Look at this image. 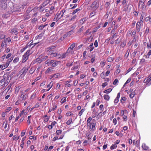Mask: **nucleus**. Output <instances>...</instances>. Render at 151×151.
<instances>
[{"instance_id":"45","label":"nucleus","mask_w":151,"mask_h":151,"mask_svg":"<svg viewBox=\"0 0 151 151\" xmlns=\"http://www.w3.org/2000/svg\"><path fill=\"white\" fill-rule=\"evenodd\" d=\"M19 60V58H15L13 61V62L14 63H16Z\"/></svg>"},{"instance_id":"52","label":"nucleus","mask_w":151,"mask_h":151,"mask_svg":"<svg viewBox=\"0 0 151 151\" xmlns=\"http://www.w3.org/2000/svg\"><path fill=\"white\" fill-rule=\"evenodd\" d=\"M49 118H50L49 117H47L45 118L44 120V122H48Z\"/></svg>"},{"instance_id":"58","label":"nucleus","mask_w":151,"mask_h":151,"mask_svg":"<svg viewBox=\"0 0 151 151\" xmlns=\"http://www.w3.org/2000/svg\"><path fill=\"white\" fill-rule=\"evenodd\" d=\"M104 105L103 104H101L99 106V109L100 110L102 111L103 110Z\"/></svg>"},{"instance_id":"1","label":"nucleus","mask_w":151,"mask_h":151,"mask_svg":"<svg viewBox=\"0 0 151 151\" xmlns=\"http://www.w3.org/2000/svg\"><path fill=\"white\" fill-rule=\"evenodd\" d=\"M91 117H89L87 121V126L88 127L91 131H94L96 130V122L95 119L92 120Z\"/></svg>"},{"instance_id":"23","label":"nucleus","mask_w":151,"mask_h":151,"mask_svg":"<svg viewBox=\"0 0 151 151\" xmlns=\"http://www.w3.org/2000/svg\"><path fill=\"white\" fill-rule=\"evenodd\" d=\"M59 62V61H55L52 64V66L53 67H56L58 65Z\"/></svg>"},{"instance_id":"17","label":"nucleus","mask_w":151,"mask_h":151,"mask_svg":"<svg viewBox=\"0 0 151 151\" xmlns=\"http://www.w3.org/2000/svg\"><path fill=\"white\" fill-rule=\"evenodd\" d=\"M142 147L143 149L145 150L148 149V147L147 146L145 143H143L142 145Z\"/></svg>"},{"instance_id":"63","label":"nucleus","mask_w":151,"mask_h":151,"mask_svg":"<svg viewBox=\"0 0 151 151\" xmlns=\"http://www.w3.org/2000/svg\"><path fill=\"white\" fill-rule=\"evenodd\" d=\"M113 60V59L112 57H109L107 58V60L108 62H111Z\"/></svg>"},{"instance_id":"31","label":"nucleus","mask_w":151,"mask_h":151,"mask_svg":"<svg viewBox=\"0 0 151 151\" xmlns=\"http://www.w3.org/2000/svg\"><path fill=\"white\" fill-rule=\"evenodd\" d=\"M85 109H82L80 111L78 114V115L79 116H81L83 113V112H84V111H85Z\"/></svg>"},{"instance_id":"15","label":"nucleus","mask_w":151,"mask_h":151,"mask_svg":"<svg viewBox=\"0 0 151 151\" xmlns=\"http://www.w3.org/2000/svg\"><path fill=\"white\" fill-rule=\"evenodd\" d=\"M137 52L138 51L137 49L134 50V52H133L131 55V57L132 58H134L135 57L136 55Z\"/></svg>"},{"instance_id":"44","label":"nucleus","mask_w":151,"mask_h":151,"mask_svg":"<svg viewBox=\"0 0 151 151\" xmlns=\"http://www.w3.org/2000/svg\"><path fill=\"white\" fill-rule=\"evenodd\" d=\"M31 117V116H29L28 117V120L27 121V123L29 124L31 122H30V118Z\"/></svg>"},{"instance_id":"48","label":"nucleus","mask_w":151,"mask_h":151,"mask_svg":"<svg viewBox=\"0 0 151 151\" xmlns=\"http://www.w3.org/2000/svg\"><path fill=\"white\" fill-rule=\"evenodd\" d=\"M8 66L7 65H6V64H5L4 65H2V67L1 68V69L2 70H3L5 69V68H6Z\"/></svg>"},{"instance_id":"54","label":"nucleus","mask_w":151,"mask_h":151,"mask_svg":"<svg viewBox=\"0 0 151 151\" xmlns=\"http://www.w3.org/2000/svg\"><path fill=\"white\" fill-rule=\"evenodd\" d=\"M29 139H33V140H35L37 139L36 137H34V136H31L29 137Z\"/></svg>"},{"instance_id":"61","label":"nucleus","mask_w":151,"mask_h":151,"mask_svg":"<svg viewBox=\"0 0 151 151\" xmlns=\"http://www.w3.org/2000/svg\"><path fill=\"white\" fill-rule=\"evenodd\" d=\"M105 65V63L104 61H102L100 63V65L101 67H103Z\"/></svg>"},{"instance_id":"9","label":"nucleus","mask_w":151,"mask_h":151,"mask_svg":"<svg viewBox=\"0 0 151 151\" xmlns=\"http://www.w3.org/2000/svg\"><path fill=\"white\" fill-rule=\"evenodd\" d=\"M27 96L24 93H22L20 97V99L22 101L25 100L26 99Z\"/></svg>"},{"instance_id":"62","label":"nucleus","mask_w":151,"mask_h":151,"mask_svg":"<svg viewBox=\"0 0 151 151\" xmlns=\"http://www.w3.org/2000/svg\"><path fill=\"white\" fill-rule=\"evenodd\" d=\"M113 122L114 125H116V124L117 123V121L116 119H114L113 120Z\"/></svg>"},{"instance_id":"29","label":"nucleus","mask_w":151,"mask_h":151,"mask_svg":"<svg viewBox=\"0 0 151 151\" xmlns=\"http://www.w3.org/2000/svg\"><path fill=\"white\" fill-rule=\"evenodd\" d=\"M29 46L28 45H27L25 47H24L22 49L20 50V52H23Z\"/></svg>"},{"instance_id":"53","label":"nucleus","mask_w":151,"mask_h":151,"mask_svg":"<svg viewBox=\"0 0 151 151\" xmlns=\"http://www.w3.org/2000/svg\"><path fill=\"white\" fill-rule=\"evenodd\" d=\"M11 41V39L9 37H8L5 40V42H10Z\"/></svg>"},{"instance_id":"40","label":"nucleus","mask_w":151,"mask_h":151,"mask_svg":"<svg viewBox=\"0 0 151 151\" xmlns=\"http://www.w3.org/2000/svg\"><path fill=\"white\" fill-rule=\"evenodd\" d=\"M48 51V54L50 55L51 57L54 52V51L53 50H50Z\"/></svg>"},{"instance_id":"56","label":"nucleus","mask_w":151,"mask_h":151,"mask_svg":"<svg viewBox=\"0 0 151 151\" xmlns=\"http://www.w3.org/2000/svg\"><path fill=\"white\" fill-rule=\"evenodd\" d=\"M101 77L103 79H104L105 78V76L104 75V72H103L101 73Z\"/></svg>"},{"instance_id":"28","label":"nucleus","mask_w":151,"mask_h":151,"mask_svg":"<svg viewBox=\"0 0 151 151\" xmlns=\"http://www.w3.org/2000/svg\"><path fill=\"white\" fill-rule=\"evenodd\" d=\"M66 101V97L63 98L61 100L60 102L62 104L64 103Z\"/></svg>"},{"instance_id":"5","label":"nucleus","mask_w":151,"mask_h":151,"mask_svg":"<svg viewBox=\"0 0 151 151\" xmlns=\"http://www.w3.org/2000/svg\"><path fill=\"white\" fill-rule=\"evenodd\" d=\"M99 6V4L96 1H94L92 4L91 7L93 10H96Z\"/></svg>"},{"instance_id":"16","label":"nucleus","mask_w":151,"mask_h":151,"mask_svg":"<svg viewBox=\"0 0 151 151\" xmlns=\"http://www.w3.org/2000/svg\"><path fill=\"white\" fill-rule=\"evenodd\" d=\"M129 5H130V4L129 3L128 5L127 4L125 5L124 6V8L123 9V10L124 11H126L129 10V11L130 9H128V6Z\"/></svg>"},{"instance_id":"36","label":"nucleus","mask_w":151,"mask_h":151,"mask_svg":"<svg viewBox=\"0 0 151 151\" xmlns=\"http://www.w3.org/2000/svg\"><path fill=\"white\" fill-rule=\"evenodd\" d=\"M117 145L116 144L112 145L110 147L111 150L114 149L117 147Z\"/></svg>"},{"instance_id":"37","label":"nucleus","mask_w":151,"mask_h":151,"mask_svg":"<svg viewBox=\"0 0 151 151\" xmlns=\"http://www.w3.org/2000/svg\"><path fill=\"white\" fill-rule=\"evenodd\" d=\"M134 92L135 91H134L133 92H132L130 94L129 96V97L131 98L132 99L134 97Z\"/></svg>"},{"instance_id":"11","label":"nucleus","mask_w":151,"mask_h":151,"mask_svg":"<svg viewBox=\"0 0 151 151\" xmlns=\"http://www.w3.org/2000/svg\"><path fill=\"white\" fill-rule=\"evenodd\" d=\"M120 96V93H119L117 95L116 97L114 100V103H117L119 101V98Z\"/></svg>"},{"instance_id":"2","label":"nucleus","mask_w":151,"mask_h":151,"mask_svg":"<svg viewBox=\"0 0 151 151\" xmlns=\"http://www.w3.org/2000/svg\"><path fill=\"white\" fill-rule=\"evenodd\" d=\"M11 76L7 74H5L3 76V78L0 81V86L4 85L6 86L9 82Z\"/></svg>"},{"instance_id":"4","label":"nucleus","mask_w":151,"mask_h":151,"mask_svg":"<svg viewBox=\"0 0 151 151\" xmlns=\"http://www.w3.org/2000/svg\"><path fill=\"white\" fill-rule=\"evenodd\" d=\"M143 21L142 20H140L139 21L137 22L136 23V30L137 32H139L140 30L141 27V25H142Z\"/></svg>"},{"instance_id":"6","label":"nucleus","mask_w":151,"mask_h":151,"mask_svg":"<svg viewBox=\"0 0 151 151\" xmlns=\"http://www.w3.org/2000/svg\"><path fill=\"white\" fill-rule=\"evenodd\" d=\"M146 0H140L138 4V7L141 9H143L145 7V4L144 3Z\"/></svg>"},{"instance_id":"7","label":"nucleus","mask_w":151,"mask_h":151,"mask_svg":"<svg viewBox=\"0 0 151 151\" xmlns=\"http://www.w3.org/2000/svg\"><path fill=\"white\" fill-rule=\"evenodd\" d=\"M47 56H44V54H42L39 57V59H40V62L44 61L47 59Z\"/></svg>"},{"instance_id":"8","label":"nucleus","mask_w":151,"mask_h":151,"mask_svg":"<svg viewBox=\"0 0 151 151\" xmlns=\"http://www.w3.org/2000/svg\"><path fill=\"white\" fill-rule=\"evenodd\" d=\"M94 48L93 47V43H92L87 48V50H89L90 52L92 51Z\"/></svg>"},{"instance_id":"57","label":"nucleus","mask_w":151,"mask_h":151,"mask_svg":"<svg viewBox=\"0 0 151 151\" xmlns=\"http://www.w3.org/2000/svg\"><path fill=\"white\" fill-rule=\"evenodd\" d=\"M94 45L95 47H96L98 46V42L97 40H96L94 42Z\"/></svg>"},{"instance_id":"32","label":"nucleus","mask_w":151,"mask_h":151,"mask_svg":"<svg viewBox=\"0 0 151 151\" xmlns=\"http://www.w3.org/2000/svg\"><path fill=\"white\" fill-rule=\"evenodd\" d=\"M61 74L60 73H57L54 74V76H55V78L60 77L61 76Z\"/></svg>"},{"instance_id":"3","label":"nucleus","mask_w":151,"mask_h":151,"mask_svg":"<svg viewBox=\"0 0 151 151\" xmlns=\"http://www.w3.org/2000/svg\"><path fill=\"white\" fill-rule=\"evenodd\" d=\"M30 51V50H28L23 55L22 59L23 63L25 62L28 59L29 56L31 54Z\"/></svg>"},{"instance_id":"18","label":"nucleus","mask_w":151,"mask_h":151,"mask_svg":"<svg viewBox=\"0 0 151 151\" xmlns=\"http://www.w3.org/2000/svg\"><path fill=\"white\" fill-rule=\"evenodd\" d=\"M13 58L12 57L8 59L6 64L9 66L10 63L13 60Z\"/></svg>"},{"instance_id":"60","label":"nucleus","mask_w":151,"mask_h":151,"mask_svg":"<svg viewBox=\"0 0 151 151\" xmlns=\"http://www.w3.org/2000/svg\"><path fill=\"white\" fill-rule=\"evenodd\" d=\"M13 140H18L19 138V137H17V136H14L13 137Z\"/></svg>"},{"instance_id":"39","label":"nucleus","mask_w":151,"mask_h":151,"mask_svg":"<svg viewBox=\"0 0 151 151\" xmlns=\"http://www.w3.org/2000/svg\"><path fill=\"white\" fill-rule=\"evenodd\" d=\"M26 110L24 109L20 113L22 115L23 114L24 115H26L27 114V111H25Z\"/></svg>"},{"instance_id":"14","label":"nucleus","mask_w":151,"mask_h":151,"mask_svg":"<svg viewBox=\"0 0 151 151\" xmlns=\"http://www.w3.org/2000/svg\"><path fill=\"white\" fill-rule=\"evenodd\" d=\"M11 33L12 34L14 33L15 35L18 34V31L16 28H13L11 30Z\"/></svg>"},{"instance_id":"20","label":"nucleus","mask_w":151,"mask_h":151,"mask_svg":"<svg viewBox=\"0 0 151 151\" xmlns=\"http://www.w3.org/2000/svg\"><path fill=\"white\" fill-rule=\"evenodd\" d=\"M111 88H109L107 90H105L104 91V93H109L112 91Z\"/></svg>"},{"instance_id":"22","label":"nucleus","mask_w":151,"mask_h":151,"mask_svg":"<svg viewBox=\"0 0 151 151\" xmlns=\"http://www.w3.org/2000/svg\"><path fill=\"white\" fill-rule=\"evenodd\" d=\"M27 70L28 69H26V68H23L22 70L23 71V73L21 74V75H24L27 72Z\"/></svg>"},{"instance_id":"24","label":"nucleus","mask_w":151,"mask_h":151,"mask_svg":"<svg viewBox=\"0 0 151 151\" xmlns=\"http://www.w3.org/2000/svg\"><path fill=\"white\" fill-rule=\"evenodd\" d=\"M104 99L106 101H108L110 99L109 96L107 95H105L104 96Z\"/></svg>"},{"instance_id":"27","label":"nucleus","mask_w":151,"mask_h":151,"mask_svg":"<svg viewBox=\"0 0 151 151\" xmlns=\"http://www.w3.org/2000/svg\"><path fill=\"white\" fill-rule=\"evenodd\" d=\"M35 68L34 67H32L31 68L30 70H29V73L30 74H32L35 71Z\"/></svg>"},{"instance_id":"51","label":"nucleus","mask_w":151,"mask_h":151,"mask_svg":"<svg viewBox=\"0 0 151 151\" xmlns=\"http://www.w3.org/2000/svg\"><path fill=\"white\" fill-rule=\"evenodd\" d=\"M76 17V16L75 15L73 16L70 19H69L70 21H71L73 20H74Z\"/></svg>"},{"instance_id":"19","label":"nucleus","mask_w":151,"mask_h":151,"mask_svg":"<svg viewBox=\"0 0 151 151\" xmlns=\"http://www.w3.org/2000/svg\"><path fill=\"white\" fill-rule=\"evenodd\" d=\"M74 32V31L72 30L67 32L66 33L68 36H70Z\"/></svg>"},{"instance_id":"38","label":"nucleus","mask_w":151,"mask_h":151,"mask_svg":"<svg viewBox=\"0 0 151 151\" xmlns=\"http://www.w3.org/2000/svg\"><path fill=\"white\" fill-rule=\"evenodd\" d=\"M80 10V9L79 8H78L74 10L73 12L72 13V14L74 15V14L77 13L78 11Z\"/></svg>"},{"instance_id":"49","label":"nucleus","mask_w":151,"mask_h":151,"mask_svg":"<svg viewBox=\"0 0 151 151\" xmlns=\"http://www.w3.org/2000/svg\"><path fill=\"white\" fill-rule=\"evenodd\" d=\"M147 47L148 48H151V43L150 42L149 43H148Z\"/></svg>"},{"instance_id":"64","label":"nucleus","mask_w":151,"mask_h":151,"mask_svg":"<svg viewBox=\"0 0 151 151\" xmlns=\"http://www.w3.org/2000/svg\"><path fill=\"white\" fill-rule=\"evenodd\" d=\"M95 14V12H91L90 14V17H92Z\"/></svg>"},{"instance_id":"59","label":"nucleus","mask_w":151,"mask_h":151,"mask_svg":"<svg viewBox=\"0 0 151 151\" xmlns=\"http://www.w3.org/2000/svg\"><path fill=\"white\" fill-rule=\"evenodd\" d=\"M58 53V52H53V54L52 55L51 57H57Z\"/></svg>"},{"instance_id":"25","label":"nucleus","mask_w":151,"mask_h":151,"mask_svg":"<svg viewBox=\"0 0 151 151\" xmlns=\"http://www.w3.org/2000/svg\"><path fill=\"white\" fill-rule=\"evenodd\" d=\"M1 5L2 8L4 9H6L7 7L6 4L5 3H2L1 4Z\"/></svg>"},{"instance_id":"34","label":"nucleus","mask_w":151,"mask_h":151,"mask_svg":"<svg viewBox=\"0 0 151 151\" xmlns=\"http://www.w3.org/2000/svg\"><path fill=\"white\" fill-rule=\"evenodd\" d=\"M6 45L7 44L5 41L2 42L1 45V47L2 48L6 47Z\"/></svg>"},{"instance_id":"26","label":"nucleus","mask_w":151,"mask_h":151,"mask_svg":"<svg viewBox=\"0 0 151 151\" xmlns=\"http://www.w3.org/2000/svg\"><path fill=\"white\" fill-rule=\"evenodd\" d=\"M72 121V119L71 118H70L66 122V124L68 125H69L71 123Z\"/></svg>"},{"instance_id":"50","label":"nucleus","mask_w":151,"mask_h":151,"mask_svg":"<svg viewBox=\"0 0 151 151\" xmlns=\"http://www.w3.org/2000/svg\"><path fill=\"white\" fill-rule=\"evenodd\" d=\"M126 43V41L122 42L121 44V46L122 47H124L125 46Z\"/></svg>"},{"instance_id":"47","label":"nucleus","mask_w":151,"mask_h":151,"mask_svg":"<svg viewBox=\"0 0 151 151\" xmlns=\"http://www.w3.org/2000/svg\"><path fill=\"white\" fill-rule=\"evenodd\" d=\"M131 81V79L130 78H129L127 80V81L126 83H124L123 86V87H124L126 85V84H127V83H129Z\"/></svg>"},{"instance_id":"10","label":"nucleus","mask_w":151,"mask_h":151,"mask_svg":"<svg viewBox=\"0 0 151 151\" xmlns=\"http://www.w3.org/2000/svg\"><path fill=\"white\" fill-rule=\"evenodd\" d=\"M62 17H61V14L59 13H58L57 15V14L56 15L55 17L54 18V19H55V20H58Z\"/></svg>"},{"instance_id":"41","label":"nucleus","mask_w":151,"mask_h":151,"mask_svg":"<svg viewBox=\"0 0 151 151\" xmlns=\"http://www.w3.org/2000/svg\"><path fill=\"white\" fill-rule=\"evenodd\" d=\"M62 131L60 130H58L56 131V134L58 135H60L61 134Z\"/></svg>"},{"instance_id":"46","label":"nucleus","mask_w":151,"mask_h":151,"mask_svg":"<svg viewBox=\"0 0 151 151\" xmlns=\"http://www.w3.org/2000/svg\"><path fill=\"white\" fill-rule=\"evenodd\" d=\"M76 46V44L75 43L72 44L69 47L73 50V48L75 47Z\"/></svg>"},{"instance_id":"55","label":"nucleus","mask_w":151,"mask_h":151,"mask_svg":"<svg viewBox=\"0 0 151 151\" xmlns=\"http://www.w3.org/2000/svg\"><path fill=\"white\" fill-rule=\"evenodd\" d=\"M118 80L116 78L113 82V84L114 85H115L118 82Z\"/></svg>"},{"instance_id":"12","label":"nucleus","mask_w":151,"mask_h":151,"mask_svg":"<svg viewBox=\"0 0 151 151\" xmlns=\"http://www.w3.org/2000/svg\"><path fill=\"white\" fill-rule=\"evenodd\" d=\"M151 77L150 78H146L144 81V82L145 83H146V84H149V82L151 80Z\"/></svg>"},{"instance_id":"35","label":"nucleus","mask_w":151,"mask_h":151,"mask_svg":"<svg viewBox=\"0 0 151 151\" xmlns=\"http://www.w3.org/2000/svg\"><path fill=\"white\" fill-rule=\"evenodd\" d=\"M73 115V114H72L70 111H68L66 113V116H68L71 115Z\"/></svg>"},{"instance_id":"30","label":"nucleus","mask_w":151,"mask_h":151,"mask_svg":"<svg viewBox=\"0 0 151 151\" xmlns=\"http://www.w3.org/2000/svg\"><path fill=\"white\" fill-rule=\"evenodd\" d=\"M53 68H48L47 70L46 71V73H48L49 72L52 71L53 70Z\"/></svg>"},{"instance_id":"21","label":"nucleus","mask_w":151,"mask_h":151,"mask_svg":"<svg viewBox=\"0 0 151 151\" xmlns=\"http://www.w3.org/2000/svg\"><path fill=\"white\" fill-rule=\"evenodd\" d=\"M44 32H45V31H44V32H42V33H41V34H40V35H38V36H37L36 37V38L37 39L42 38V36H43V35L44 34Z\"/></svg>"},{"instance_id":"42","label":"nucleus","mask_w":151,"mask_h":151,"mask_svg":"<svg viewBox=\"0 0 151 151\" xmlns=\"http://www.w3.org/2000/svg\"><path fill=\"white\" fill-rule=\"evenodd\" d=\"M66 53L65 52L63 53V54H61V56H60L61 59H62L63 58L65 57L66 56Z\"/></svg>"},{"instance_id":"33","label":"nucleus","mask_w":151,"mask_h":151,"mask_svg":"<svg viewBox=\"0 0 151 151\" xmlns=\"http://www.w3.org/2000/svg\"><path fill=\"white\" fill-rule=\"evenodd\" d=\"M5 37V35L3 33H1L0 34V38L1 39H4Z\"/></svg>"},{"instance_id":"13","label":"nucleus","mask_w":151,"mask_h":151,"mask_svg":"<svg viewBox=\"0 0 151 151\" xmlns=\"http://www.w3.org/2000/svg\"><path fill=\"white\" fill-rule=\"evenodd\" d=\"M65 53H66V54H69L70 53L71 54H72L73 53V50H72L70 47H69Z\"/></svg>"},{"instance_id":"43","label":"nucleus","mask_w":151,"mask_h":151,"mask_svg":"<svg viewBox=\"0 0 151 151\" xmlns=\"http://www.w3.org/2000/svg\"><path fill=\"white\" fill-rule=\"evenodd\" d=\"M65 12V10L64 9L62 10L60 12V14H61V17H63Z\"/></svg>"}]
</instances>
